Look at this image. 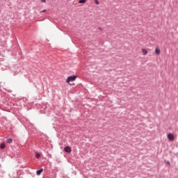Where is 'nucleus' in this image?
Listing matches in <instances>:
<instances>
[{
  "label": "nucleus",
  "mask_w": 178,
  "mask_h": 178,
  "mask_svg": "<svg viewBox=\"0 0 178 178\" xmlns=\"http://www.w3.org/2000/svg\"><path fill=\"white\" fill-rule=\"evenodd\" d=\"M77 76L76 75L70 76L67 78L66 83H71V81H76Z\"/></svg>",
  "instance_id": "1"
},
{
  "label": "nucleus",
  "mask_w": 178,
  "mask_h": 178,
  "mask_svg": "<svg viewBox=\"0 0 178 178\" xmlns=\"http://www.w3.org/2000/svg\"><path fill=\"white\" fill-rule=\"evenodd\" d=\"M168 138L170 141H174L175 140V136L173 134H168Z\"/></svg>",
  "instance_id": "2"
},
{
  "label": "nucleus",
  "mask_w": 178,
  "mask_h": 178,
  "mask_svg": "<svg viewBox=\"0 0 178 178\" xmlns=\"http://www.w3.org/2000/svg\"><path fill=\"white\" fill-rule=\"evenodd\" d=\"M64 151L68 154H70V152H72V148L69 146H67L64 148Z\"/></svg>",
  "instance_id": "3"
},
{
  "label": "nucleus",
  "mask_w": 178,
  "mask_h": 178,
  "mask_svg": "<svg viewBox=\"0 0 178 178\" xmlns=\"http://www.w3.org/2000/svg\"><path fill=\"white\" fill-rule=\"evenodd\" d=\"M42 172H44V169L41 168L40 170H39L36 172V175H38V176H40V175H41V173H42Z\"/></svg>",
  "instance_id": "4"
},
{
  "label": "nucleus",
  "mask_w": 178,
  "mask_h": 178,
  "mask_svg": "<svg viewBox=\"0 0 178 178\" xmlns=\"http://www.w3.org/2000/svg\"><path fill=\"white\" fill-rule=\"evenodd\" d=\"M142 54L143 55H147V54H148V51L145 49H142Z\"/></svg>",
  "instance_id": "5"
},
{
  "label": "nucleus",
  "mask_w": 178,
  "mask_h": 178,
  "mask_svg": "<svg viewBox=\"0 0 178 178\" xmlns=\"http://www.w3.org/2000/svg\"><path fill=\"white\" fill-rule=\"evenodd\" d=\"M0 148L1 149H5V148H6V145H5V143H1L0 145Z\"/></svg>",
  "instance_id": "6"
},
{
  "label": "nucleus",
  "mask_w": 178,
  "mask_h": 178,
  "mask_svg": "<svg viewBox=\"0 0 178 178\" xmlns=\"http://www.w3.org/2000/svg\"><path fill=\"white\" fill-rule=\"evenodd\" d=\"M35 157L38 159H40V158H41V154L38 152H36L35 153Z\"/></svg>",
  "instance_id": "7"
},
{
  "label": "nucleus",
  "mask_w": 178,
  "mask_h": 178,
  "mask_svg": "<svg viewBox=\"0 0 178 178\" xmlns=\"http://www.w3.org/2000/svg\"><path fill=\"white\" fill-rule=\"evenodd\" d=\"M13 140H12V138H8V139H7V143H8V144H12V143H13Z\"/></svg>",
  "instance_id": "8"
},
{
  "label": "nucleus",
  "mask_w": 178,
  "mask_h": 178,
  "mask_svg": "<svg viewBox=\"0 0 178 178\" xmlns=\"http://www.w3.org/2000/svg\"><path fill=\"white\" fill-rule=\"evenodd\" d=\"M87 2V0H79V3H86Z\"/></svg>",
  "instance_id": "9"
},
{
  "label": "nucleus",
  "mask_w": 178,
  "mask_h": 178,
  "mask_svg": "<svg viewBox=\"0 0 178 178\" xmlns=\"http://www.w3.org/2000/svg\"><path fill=\"white\" fill-rule=\"evenodd\" d=\"M161 54V50L159 49H156V55H159Z\"/></svg>",
  "instance_id": "10"
},
{
  "label": "nucleus",
  "mask_w": 178,
  "mask_h": 178,
  "mask_svg": "<svg viewBox=\"0 0 178 178\" xmlns=\"http://www.w3.org/2000/svg\"><path fill=\"white\" fill-rule=\"evenodd\" d=\"M94 1L96 5H99V1H98V0H94Z\"/></svg>",
  "instance_id": "11"
},
{
  "label": "nucleus",
  "mask_w": 178,
  "mask_h": 178,
  "mask_svg": "<svg viewBox=\"0 0 178 178\" xmlns=\"http://www.w3.org/2000/svg\"><path fill=\"white\" fill-rule=\"evenodd\" d=\"M41 1H42V2H44V3H45V2H47L46 0H41Z\"/></svg>",
  "instance_id": "12"
},
{
  "label": "nucleus",
  "mask_w": 178,
  "mask_h": 178,
  "mask_svg": "<svg viewBox=\"0 0 178 178\" xmlns=\"http://www.w3.org/2000/svg\"><path fill=\"white\" fill-rule=\"evenodd\" d=\"M42 12H46L45 10H42V11H40V13H42Z\"/></svg>",
  "instance_id": "13"
},
{
  "label": "nucleus",
  "mask_w": 178,
  "mask_h": 178,
  "mask_svg": "<svg viewBox=\"0 0 178 178\" xmlns=\"http://www.w3.org/2000/svg\"><path fill=\"white\" fill-rule=\"evenodd\" d=\"M99 30H100V31H102V28H99Z\"/></svg>",
  "instance_id": "14"
}]
</instances>
